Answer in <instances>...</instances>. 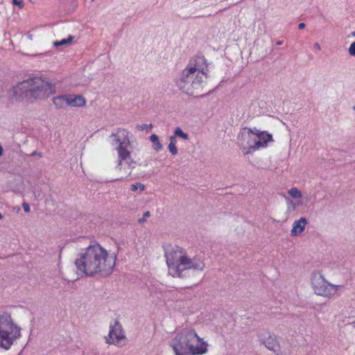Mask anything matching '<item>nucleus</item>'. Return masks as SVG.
<instances>
[{"label":"nucleus","mask_w":355,"mask_h":355,"mask_svg":"<svg viewBox=\"0 0 355 355\" xmlns=\"http://www.w3.org/2000/svg\"><path fill=\"white\" fill-rule=\"evenodd\" d=\"M168 272L173 277L185 278L192 282L201 278L205 268L204 261L199 257H190L185 250L178 245H168L164 248Z\"/></svg>","instance_id":"f257e3e1"},{"label":"nucleus","mask_w":355,"mask_h":355,"mask_svg":"<svg viewBox=\"0 0 355 355\" xmlns=\"http://www.w3.org/2000/svg\"><path fill=\"white\" fill-rule=\"evenodd\" d=\"M145 185L139 182L133 184L130 186V190L132 191H136L138 189H139L140 191H143L145 190Z\"/></svg>","instance_id":"412c9836"},{"label":"nucleus","mask_w":355,"mask_h":355,"mask_svg":"<svg viewBox=\"0 0 355 355\" xmlns=\"http://www.w3.org/2000/svg\"><path fill=\"white\" fill-rule=\"evenodd\" d=\"M207 343L192 329H186L171 340L175 355H200L207 352Z\"/></svg>","instance_id":"39448f33"},{"label":"nucleus","mask_w":355,"mask_h":355,"mask_svg":"<svg viewBox=\"0 0 355 355\" xmlns=\"http://www.w3.org/2000/svg\"><path fill=\"white\" fill-rule=\"evenodd\" d=\"M116 255L99 244L89 245L78 254L75 264L87 276L99 273L103 276L110 275L115 266Z\"/></svg>","instance_id":"f03ea898"},{"label":"nucleus","mask_w":355,"mask_h":355,"mask_svg":"<svg viewBox=\"0 0 355 355\" xmlns=\"http://www.w3.org/2000/svg\"><path fill=\"white\" fill-rule=\"evenodd\" d=\"M150 140L153 143V148L156 152H159L162 149L163 146L159 142V138L156 135H152L150 137Z\"/></svg>","instance_id":"f3484780"},{"label":"nucleus","mask_w":355,"mask_h":355,"mask_svg":"<svg viewBox=\"0 0 355 355\" xmlns=\"http://www.w3.org/2000/svg\"><path fill=\"white\" fill-rule=\"evenodd\" d=\"M136 128L139 130H144L145 129H148L149 130H150L153 128V125L152 124H149V125H147V124H143V125H137Z\"/></svg>","instance_id":"5701e85b"},{"label":"nucleus","mask_w":355,"mask_h":355,"mask_svg":"<svg viewBox=\"0 0 355 355\" xmlns=\"http://www.w3.org/2000/svg\"><path fill=\"white\" fill-rule=\"evenodd\" d=\"M311 282L315 293L324 297L334 295L339 286L327 282L320 272L312 275Z\"/></svg>","instance_id":"6e6552de"},{"label":"nucleus","mask_w":355,"mask_h":355,"mask_svg":"<svg viewBox=\"0 0 355 355\" xmlns=\"http://www.w3.org/2000/svg\"><path fill=\"white\" fill-rule=\"evenodd\" d=\"M32 155H36L39 156L40 157H42V154L40 153L34 152Z\"/></svg>","instance_id":"2f4dec72"},{"label":"nucleus","mask_w":355,"mask_h":355,"mask_svg":"<svg viewBox=\"0 0 355 355\" xmlns=\"http://www.w3.org/2000/svg\"><path fill=\"white\" fill-rule=\"evenodd\" d=\"M67 95L58 96L53 98V103L56 108L60 109L67 106Z\"/></svg>","instance_id":"dca6fc26"},{"label":"nucleus","mask_w":355,"mask_h":355,"mask_svg":"<svg viewBox=\"0 0 355 355\" xmlns=\"http://www.w3.org/2000/svg\"><path fill=\"white\" fill-rule=\"evenodd\" d=\"M2 218V215L0 213V220Z\"/></svg>","instance_id":"c9c22d12"},{"label":"nucleus","mask_w":355,"mask_h":355,"mask_svg":"<svg viewBox=\"0 0 355 355\" xmlns=\"http://www.w3.org/2000/svg\"><path fill=\"white\" fill-rule=\"evenodd\" d=\"M207 64L203 56L191 60L182 71L178 80L180 89L191 96H198L203 90V80L207 78Z\"/></svg>","instance_id":"7ed1b4c3"},{"label":"nucleus","mask_w":355,"mask_h":355,"mask_svg":"<svg viewBox=\"0 0 355 355\" xmlns=\"http://www.w3.org/2000/svg\"><path fill=\"white\" fill-rule=\"evenodd\" d=\"M137 162L131 157V153L123 146L119 149L118 163L115 168L120 178L129 177Z\"/></svg>","instance_id":"0eeeda50"},{"label":"nucleus","mask_w":355,"mask_h":355,"mask_svg":"<svg viewBox=\"0 0 355 355\" xmlns=\"http://www.w3.org/2000/svg\"><path fill=\"white\" fill-rule=\"evenodd\" d=\"M21 329L14 322L10 315L3 313L0 315V347L9 349L21 336Z\"/></svg>","instance_id":"423d86ee"},{"label":"nucleus","mask_w":355,"mask_h":355,"mask_svg":"<svg viewBox=\"0 0 355 355\" xmlns=\"http://www.w3.org/2000/svg\"><path fill=\"white\" fill-rule=\"evenodd\" d=\"M55 92L54 86L40 77L28 78L12 87L9 95L17 101L44 99Z\"/></svg>","instance_id":"20e7f679"},{"label":"nucleus","mask_w":355,"mask_h":355,"mask_svg":"<svg viewBox=\"0 0 355 355\" xmlns=\"http://www.w3.org/2000/svg\"><path fill=\"white\" fill-rule=\"evenodd\" d=\"M168 148L170 153L172 155H175L178 154V148H177L175 144H169Z\"/></svg>","instance_id":"4be33fe9"},{"label":"nucleus","mask_w":355,"mask_h":355,"mask_svg":"<svg viewBox=\"0 0 355 355\" xmlns=\"http://www.w3.org/2000/svg\"><path fill=\"white\" fill-rule=\"evenodd\" d=\"M73 39V36H69L67 39H63L60 41H55L53 42V45L55 46H64V45H69L72 42V40Z\"/></svg>","instance_id":"a211bd4d"},{"label":"nucleus","mask_w":355,"mask_h":355,"mask_svg":"<svg viewBox=\"0 0 355 355\" xmlns=\"http://www.w3.org/2000/svg\"><path fill=\"white\" fill-rule=\"evenodd\" d=\"M174 132H175V136H176V137H179L184 140L189 139V135L187 133L184 132L180 127L176 128L175 129Z\"/></svg>","instance_id":"6ab92c4d"},{"label":"nucleus","mask_w":355,"mask_h":355,"mask_svg":"<svg viewBox=\"0 0 355 355\" xmlns=\"http://www.w3.org/2000/svg\"><path fill=\"white\" fill-rule=\"evenodd\" d=\"M313 46L317 50L320 51L321 49L320 46L318 43H315Z\"/></svg>","instance_id":"7c9ffc66"},{"label":"nucleus","mask_w":355,"mask_h":355,"mask_svg":"<svg viewBox=\"0 0 355 355\" xmlns=\"http://www.w3.org/2000/svg\"><path fill=\"white\" fill-rule=\"evenodd\" d=\"M352 35H353L354 37H355V32H353V33H352Z\"/></svg>","instance_id":"f704fd0d"},{"label":"nucleus","mask_w":355,"mask_h":355,"mask_svg":"<svg viewBox=\"0 0 355 355\" xmlns=\"http://www.w3.org/2000/svg\"><path fill=\"white\" fill-rule=\"evenodd\" d=\"M106 343L117 346H123L126 344V338L124 335L121 325L116 322L110 326L108 336L105 337Z\"/></svg>","instance_id":"9d476101"},{"label":"nucleus","mask_w":355,"mask_h":355,"mask_svg":"<svg viewBox=\"0 0 355 355\" xmlns=\"http://www.w3.org/2000/svg\"><path fill=\"white\" fill-rule=\"evenodd\" d=\"M288 194L293 198H300L302 197L301 191L295 187L291 188L288 191Z\"/></svg>","instance_id":"aec40b11"},{"label":"nucleus","mask_w":355,"mask_h":355,"mask_svg":"<svg viewBox=\"0 0 355 355\" xmlns=\"http://www.w3.org/2000/svg\"><path fill=\"white\" fill-rule=\"evenodd\" d=\"M22 207H23V209H24L25 212H29L30 211V207H29L28 204L24 202V203H23Z\"/></svg>","instance_id":"cd10ccee"},{"label":"nucleus","mask_w":355,"mask_h":355,"mask_svg":"<svg viewBox=\"0 0 355 355\" xmlns=\"http://www.w3.org/2000/svg\"><path fill=\"white\" fill-rule=\"evenodd\" d=\"M260 340L268 349L273 351L277 355H289L290 352L282 350L275 335L264 332L260 335Z\"/></svg>","instance_id":"9b49d317"},{"label":"nucleus","mask_w":355,"mask_h":355,"mask_svg":"<svg viewBox=\"0 0 355 355\" xmlns=\"http://www.w3.org/2000/svg\"><path fill=\"white\" fill-rule=\"evenodd\" d=\"M150 211H146V212H144L143 217L139 219V223H142L145 222L146 220V219L148 217H150Z\"/></svg>","instance_id":"393cba45"},{"label":"nucleus","mask_w":355,"mask_h":355,"mask_svg":"<svg viewBox=\"0 0 355 355\" xmlns=\"http://www.w3.org/2000/svg\"><path fill=\"white\" fill-rule=\"evenodd\" d=\"M253 129L244 128L238 137V144L244 155L251 154L257 150V139Z\"/></svg>","instance_id":"1a4fd4ad"},{"label":"nucleus","mask_w":355,"mask_h":355,"mask_svg":"<svg viewBox=\"0 0 355 355\" xmlns=\"http://www.w3.org/2000/svg\"><path fill=\"white\" fill-rule=\"evenodd\" d=\"M282 43H283V42H282V41H278V42H277V45H282Z\"/></svg>","instance_id":"72a5a7b5"},{"label":"nucleus","mask_w":355,"mask_h":355,"mask_svg":"<svg viewBox=\"0 0 355 355\" xmlns=\"http://www.w3.org/2000/svg\"><path fill=\"white\" fill-rule=\"evenodd\" d=\"M305 26H306V25L304 23H300L298 24L299 29H303L305 28Z\"/></svg>","instance_id":"c756f323"},{"label":"nucleus","mask_w":355,"mask_h":355,"mask_svg":"<svg viewBox=\"0 0 355 355\" xmlns=\"http://www.w3.org/2000/svg\"><path fill=\"white\" fill-rule=\"evenodd\" d=\"M176 136H175V133L173 134V135H171L170 137V143L169 144H176Z\"/></svg>","instance_id":"c85d7f7f"},{"label":"nucleus","mask_w":355,"mask_h":355,"mask_svg":"<svg viewBox=\"0 0 355 355\" xmlns=\"http://www.w3.org/2000/svg\"><path fill=\"white\" fill-rule=\"evenodd\" d=\"M12 4L17 6L19 8H23L24 7V3L22 0H12Z\"/></svg>","instance_id":"a878e982"},{"label":"nucleus","mask_w":355,"mask_h":355,"mask_svg":"<svg viewBox=\"0 0 355 355\" xmlns=\"http://www.w3.org/2000/svg\"><path fill=\"white\" fill-rule=\"evenodd\" d=\"M287 203H288V211H294L296 208V205L293 203V201L291 200H288L287 201Z\"/></svg>","instance_id":"bb28decb"},{"label":"nucleus","mask_w":355,"mask_h":355,"mask_svg":"<svg viewBox=\"0 0 355 355\" xmlns=\"http://www.w3.org/2000/svg\"><path fill=\"white\" fill-rule=\"evenodd\" d=\"M307 224L308 221L304 217H302L299 220H295L293 224V228L291 231V235L298 236L302 234L305 230V227Z\"/></svg>","instance_id":"4468645a"},{"label":"nucleus","mask_w":355,"mask_h":355,"mask_svg":"<svg viewBox=\"0 0 355 355\" xmlns=\"http://www.w3.org/2000/svg\"><path fill=\"white\" fill-rule=\"evenodd\" d=\"M2 154H3V148L0 145V157L2 155Z\"/></svg>","instance_id":"473e14b6"},{"label":"nucleus","mask_w":355,"mask_h":355,"mask_svg":"<svg viewBox=\"0 0 355 355\" xmlns=\"http://www.w3.org/2000/svg\"><path fill=\"white\" fill-rule=\"evenodd\" d=\"M128 135V132L125 129H118L116 133L112 134L111 137H114V141L116 144H118L116 148L117 154H119V149L121 146H123L125 150H128L130 142Z\"/></svg>","instance_id":"f8f14e48"},{"label":"nucleus","mask_w":355,"mask_h":355,"mask_svg":"<svg viewBox=\"0 0 355 355\" xmlns=\"http://www.w3.org/2000/svg\"><path fill=\"white\" fill-rule=\"evenodd\" d=\"M67 106L71 107H83L86 101L81 95L67 94Z\"/></svg>","instance_id":"2eb2a0df"},{"label":"nucleus","mask_w":355,"mask_h":355,"mask_svg":"<svg viewBox=\"0 0 355 355\" xmlns=\"http://www.w3.org/2000/svg\"><path fill=\"white\" fill-rule=\"evenodd\" d=\"M348 53L350 55L355 56V42L351 44L348 49Z\"/></svg>","instance_id":"b1692460"},{"label":"nucleus","mask_w":355,"mask_h":355,"mask_svg":"<svg viewBox=\"0 0 355 355\" xmlns=\"http://www.w3.org/2000/svg\"><path fill=\"white\" fill-rule=\"evenodd\" d=\"M253 132H254L256 139H257V143H256V148L257 150H259L261 148H265L268 146V142L272 141V135L265 132V131H260L257 128H253Z\"/></svg>","instance_id":"ddd939ff"}]
</instances>
